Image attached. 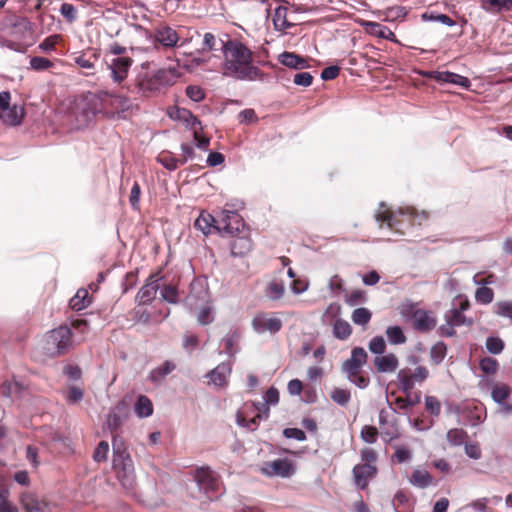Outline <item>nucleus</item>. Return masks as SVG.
Instances as JSON below:
<instances>
[{"instance_id":"nucleus-42","label":"nucleus","mask_w":512,"mask_h":512,"mask_svg":"<svg viewBox=\"0 0 512 512\" xmlns=\"http://www.w3.org/2000/svg\"><path fill=\"white\" fill-rule=\"evenodd\" d=\"M158 161L161 165L169 171L176 170L179 166L185 164V159H177L170 153H162L158 157Z\"/></svg>"},{"instance_id":"nucleus-10","label":"nucleus","mask_w":512,"mask_h":512,"mask_svg":"<svg viewBox=\"0 0 512 512\" xmlns=\"http://www.w3.org/2000/svg\"><path fill=\"white\" fill-rule=\"evenodd\" d=\"M395 410L389 406V410L381 409L379 412V426L381 435L386 442H391L399 437L397 420L393 417Z\"/></svg>"},{"instance_id":"nucleus-63","label":"nucleus","mask_w":512,"mask_h":512,"mask_svg":"<svg viewBox=\"0 0 512 512\" xmlns=\"http://www.w3.org/2000/svg\"><path fill=\"white\" fill-rule=\"evenodd\" d=\"M59 11L61 15L70 23L77 19V9L70 3H63Z\"/></svg>"},{"instance_id":"nucleus-25","label":"nucleus","mask_w":512,"mask_h":512,"mask_svg":"<svg viewBox=\"0 0 512 512\" xmlns=\"http://www.w3.org/2000/svg\"><path fill=\"white\" fill-rule=\"evenodd\" d=\"M468 302L460 303L458 308H452L445 314V320L447 323H451L456 327L468 324H472V320L466 321V317L464 316V311L468 309Z\"/></svg>"},{"instance_id":"nucleus-31","label":"nucleus","mask_w":512,"mask_h":512,"mask_svg":"<svg viewBox=\"0 0 512 512\" xmlns=\"http://www.w3.org/2000/svg\"><path fill=\"white\" fill-rule=\"evenodd\" d=\"M65 400L70 405H75L83 400L84 388L82 383L70 384L65 393Z\"/></svg>"},{"instance_id":"nucleus-35","label":"nucleus","mask_w":512,"mask_h":512,"mask_svg":"<svg viewBox=\"0 0 512 512\" xmlns=\"http://www.w3.org/2000/svg\"><path fill=\"white\" fill-rule=\"evenodd\" d=\"M21 502L26 512H44L46 507L43 501H39L32 494H24L21 498Z\"/></svg>"},{"instance_id":"nucleus-3","label":"nucleus","mask_w":512,"mask_h":512,"mask_svg":"<svg viewBox=\"0 0 512 512\" xmlns=\"http://www.w3.org/2000/svg\"><path fill=\"white\" fill-rule=\"evenodd\" d=\"M367 359L368 354L364 348L354 347L350 357L342 363L341 367L349 382L360 389H366L370 384L369 376L362 369L367 363Z\"/></svg>"},{"instance_id":"nucleus-56","label":"nucleus","mask_w":512,"mask_h":512,"mask_svg":"<svg viewBox=\"0 0 512 512\" xmlns=\"http://www.w3.org/2000/svg\"><path fill=\"white\" fill-rule=\"evenodd\" d=\"M367 301L366 292L363 290H354L346 296V303L349 306H357Z\"/></svg>"},{"instance_id":"nucleus-19","label":"nucleus","mask_w":512,"mask_h":512,"mask_svg":"<svg viewBox=\"0 0 512 512\" xmlns=\"http://www.w3.org/2000/svg\"><path fill=\"white\" fill-rule=\"evenodd\" d=\"M414 328L419 332H428L435 328L437 319L431 311L418 309L413 314Z\"/></svg>"},{"instance_id":"nucleus-57","label":"nucleus","mask_w":512,"mask_h":512,"mask_svg":"<svg viewBox=\"0 0 512 512\" xmlns=\"http://www.w3.org/2000/svg\"><path fill=\"white\" fill-rule=\"evenodd\" d=\"M197 321L201 325H208L214 321V311L211 306H204L197 314Z\"/></svg>"},{"instance_id":"nucleus-5","label":"nucleus","mask_w":512,"mask_h":512,"mask_svg":"<svg viewBox=\"0 0 512 512\" xmlns=\"http://www.w3.org/2000/svg\"><path fill=\"white\" fill-rule=\"evenodd\" d=\"M71 329L64 325L46 333L44 349L51 356H59L68 351L72 344Z\"/></svg>"},{"instance_id":"nucleus-8","label":"nucleus","mask_w":512,"mask_h":512,"mask_svg":"<svg viewBox=\"0 0 512 512\" xmlns=\"http://www.w3.org/2000/svg\"><path fill=\"white\" fill-rule=\"evenodd\" d=\"M218 224L220 231L231 236L244 233L246 230V225L241 215L231 210H222Z\"/></svg>"},{"instance_id":"nucleus-29","label":"nucleus","mask_w":512,"mask_h":512,"mask_svg":"<svg viewBox=\"0 0 512 512\" xmlns=\"http://www.w3.org/2000/svg\"><path fill=\"white\" fill-rule=\"evenodd\" d=\"M91 303L89 293L86 289H79L76 294L70 299L69 306L74 311H81L87 308Z\"/></svg>"},{"instance_id":"nucleus-2","label":"nucleus","mask_w":512,"mask_h":512,"mask_svg":"<svg viewBox=\"0 0 512 512\" xmlns=\"http://www.w3.org/2000/svg\"><path fill=\"white\" fill-rule=\"evenodd\" d=\"M112 466L122 488L128 494L136 492V475L133 460L121 439L113 438Z\"/></svg>"},{"instance_id":"nucleus-24","label":"nucleus","mask_w":512,"mask_h":512,"mask_svg":"<svg viewBox=\"0 0 512 512\" xmlns=\"http://www.w3.org/2000/svg\"><path fill=\"white\" fill-rule=\"evenodd\" d=\"M434 78L437 81L457 85L465 89H468L471 84L467 77L450 71L435 72Z\"/></svg>"},{"instance_id":"nucleus-58","label":"nucleus","mask_w":512,"mask_h":512,"mask_svg":"<svg viewBox=\"0 0 512 512\" xmlns=\"http://www.w3.org/2000/svg\"><path fill=\"white\" fill-rule=\"evenodd\" d=\"M480 369L486 374H495L498 370L499 364L496 359L485 357L480 361Z\"/></svg>"},{"instance_id":"nucleus-61","label":"nucleus","mask_w":512,"mask_h":512,"mask_svg":"<svg viewBox=\"0 0 512 512\" xmlns=\"http://www.w3.org/2000/svg\"><path fill=\"white\" fill-rule=\"evenodd\" d=\"M361 439L369 444H373L377 441L378 431L374 426L366 425L361 430Z\"/></svg>"},{"instance_id":"nucleus-55","label":"nucleus","mask_w":512,"mask_h":512,"mask_svg":"<svg viewBox=\"0 0 512 512\" xmlns=\"http://www.w3.org/2000/svg\"><path fill=\"white\" fill-rule=\"evenodd\" d=\"M161 297L168 303L176 304L179 298L178 290L175 286L166 285L161 290Z\"/></svg>"},{"instance_id":"nucleus-34","label":"nucleus","mask_w":512,"mask_h":512,"mask_svg":"<svg viewBox=\"0 0 512 512\" xmlns=\"http://www.w3.org/2000/svg\"><path fill=\"white\" fill-rule=\"evenodd\" d=\"M176 365L172 361H165L161 366L154 368L150 374L149 378L152 382H159L164 379L168 374L174 371Z\"/></svg>"},{"instance_id":"nucleus-40","label":"nucleus","mask_w":512,"mask_h":512,"mask_svg":"<svg viewBox=\"0 0 512 512\" xmlns=\"http://www.w3.org/2000/svg\"><path fill=\"white\" fill-rule=\"evenodd\" d=\"M352 333L351 325L342 319H337L333 326V335L339 340H346Z\"/></svg>"},{"instance_id":"nucleus-27","label":"nucleus","mask_w":512,"mask_h":512,"mask_svg":"<svg viewBox=\"0 0 512 512\" xmlns=\"http://www.w3.org/2000/svg\"><path fill=\"white\" fill-rule=\"evenodd\" d=\"M24 117V109L13 105L3 111V124L8 126L20 125Z\"/></svg>"},{"instance_id":"nucleus-49","label":"nucleus","mask_w":512,"mask_h":512,"mask_svg":"<svg viewBox=\"0 0 512 512\" xmlns=\"http://www.w3.org/2000/svg\"><path fill=\"white\" fill-rule=\"evenodd\" d=\"M368 348L371 353L380 356L385 353L386 342L382 336H375L369 341Z\"/></svg>"},{"instance_id":"nucleus-50","label":"nucleus","mask_w":512,"mask_h":512,"mask_svg":"<svg viewBox=\"0 0 512 512\" xmlns=\"http://www.w3.org/2000/svg\"><path fill=\"white\" fill-rule=\"evenodd\" d=\"M493 309L496 315L512 319V301H498Z\"/></svg>"},{"instance_id":"nucleus-38","label":"nucleus","mask_w":512,"mask_h":512,"mask_svg":"<svg viewBox=\"0 0 512 512\" xmlns=\"http://www.w3.org/2000/svg\"><path fill=\"white\" fill-rule=\"evenodd\" d=\"M385 334L388 342L392 345H401L407 340L403 329L398 325L387 327Z\"/></svg>"},{"instance_id":"nucleus-1","label":"nucleus","mask_w":512,"mask_h":512,"mask_svg":"<svg viewBox=\"0 0 512 512\" xmlns=\"http://www.w3.org/2000/svg\"><path fill=\"white\" fill-rule=\"evenodd\" d=\"M224 56L223 75L236 80L253 81L260 75L259 68L252 65V53L241 42L219 40Z\"/></svg>"},{"instance_id":"nucleus-43","label":"nucleus","mask_w":512,"mask_h":512,"mask_svg":"<svg viewBox=\"0 0 512 512\" xmlns=\"http://www.w3.org/2000/svg\"><path fill=\"white\" fill-rule=\"evenodd\" d=\"M511 389L506 384H497L492 388L491 397L497 404H503L509 397Z\"/></svg>"},{"instance_id":"nucleus-23","label":"nucleus","mask_w":512,"mask_h":512,"mask_svg":"<svg viewBox=\"0 0 512 512\" xmlns=\"http://www.w3.org/2000/svg\"><path fill=\"white\" fill-rule=\"evenodd\" d=\"M194 227L200 230L204 235H209L212 230L220 231L218 220L213 215L202 211L194 222Z\"/></svg>"},{"instance_id":"nucleus-64","label":"nucleus","mask_w":512,"mask_h":512,"mask_svg":"<svg viewBox=\"0 0 512 512\" xmlns=\"http://www.w3.org/2000/svg\"><path fill=\"white\" fill-rule=\"evenodd\" d=\"M186 95L194 102H200L204 99L205 93L203 89L196 85L186 87Z\"/></svg>"},{"instance_id":"nucleus-18","label":"nucleus","mask_w":512,"mask_h":512,"mask_svg":"<svg viewBox=\"0 0 512 512\" xmlns=\"http://www.w3.org/2000/svg\"><path fill=\"white\" fill-rule=\"evenodd\" d=\"M259 470L267 477H287L288 460L284 458L264 462L260 466Z\"/></svg>"},{"instance_id":"nucleus-17","label":"nucleus","mask_w":512,"mask_h":512,"mask_svg":"<svg viewBox=\"0 0 512 512\" xmlns=\"http://www.w3.org/2000/svg\"><path fill=\"white\" fill-rule=\"evenodd\" d=\"M106 106H108L110 114L107 117L113 118L115 115L120 116L121 113L131 108V101L124 95L112 94L106 91Z\"/></svg>"},{"instance_id":"nucleus-15","label":"nucleus","mask_w":512,"mask_h":512,"mask_svg":"<svg viewBox=\"0 0 512 512\" xmlns=\"http://www.w3.org/2000/svg\"><path fill=\"white\" fill-rule=\"evenodd\" d=\"M132 63L130 57H116L111 60L109 69L114 83L121 84L127 78Z\"/></svg>"},{"instance_id":"nucleus-53","label":"nucleus","mask_w":512,"mask_h":512,"mask_svg":"<svg viewBox=\"0 0 512 512\" xmlns=\"http://www.w3.org/2000/svg\"><path fill=\"white\" fill-rule=\"evenodd\" d=\"M426 411L434 416L438 417L441 413V403L435 396H426L424 399Z\"/></svg>"},{"instance_id":"nucleus-33","label":"nucleus","mask_w":512,"mask_h":512,"mask_svg":"<svg viewBox=\"0 0 512 512\" xmlns=\"http://www.w3.org/2000/svg\"><path fill=\"white\" fill-rule=\"evenodd\" d=\"M240 341V334L237 331L229 332L223 339L224 352L229 356H234L238 352V343Z\"/></svg>"},{"instance_id":"nucleus-39","label":"nucleus","mask_w":512,"mask_h":512,"mask_svg":"<svg viewBox=\"0 0 512 512\" xmlns=\"http://www.w3.org/2000/svg\"><path fill=\"white\" fill-rule=\"evenodd\" d=\"M290 280H292L290 282V290L294 294H301V293L305 292L308 289L309 284H310L307 277H305V276L296 277V274L294 273V271L291 268H290Z\"/></svg>"},{"instance_id":"nucleus-32","label":"nucleus","mask_w":512,"mask_h":512,"mask_svg":"<svg viewBox=\"0 0 512 512\" xmlns=\"http://www.w3.org/2000/svg\"><path fill=\"white\" fill-rule=\"evenodd\" d=\"M170 117L186 123L190 128H194L195 125H200L199 120L185 108H176L175 111L170 113Z\"/></svg>"},{"instance_id":"nucleus-54","label":"nucleus","mask_w":512,"mask_h":512,"mask_svg":"<svg viewBox=\"0 0 512 512\" xmlns=\"http://www.w3.org/2000/svg\"><path fill=\"white\" fill-rule=\"evenodd\" d=\"M53 67V62L47 58L35 56L30 59V68L35 71H45Z\"/></svg>"},{"instance_id":"nucleus-6","label":"nucleus","mask_w":512,"mask_h":512,"mask_svg":"<svg viewBox=\"0 0 512 512\" xmlns=\"http://www.w3.org/2000/svg\"><path fill=\"white\" fill-rule=\"evenodd\" d=\"M106 91L97 93H88L81 103V114L84 122L91 121L97 114L108 115V106H106Z\"/></svg>"},{"instance_id":"nucleus-48","label":"nucleus","mask_w":512,"mask_h":512,"mask_svg":"<svg viewBox=\"0 0 512 512\" xmlns=\"http://www.w3.org/2000/svg\"><path fill=\"white\" fill-rule=\"evenodd\" d=\"M285 292L284 284L277 281H271L266 288V296L272 300L279 299Z\"/></svg>"},{"instance_id":"nucleus-41","label":"nucleus","mask_w":512,"mask_h":512,"mask_svg":"<svg viewBox=\"0 0 512 512\" xmlns=\"http://www.w3.org/2000/svg\"><path fill=\"white\" fill-rule=\"evenodd\" d=\"M372 313L365 307L356 308L351 314V320L354 324L365 327L371 320Z\"/></svg>"},{"instance_id":"nucleus-9","label":"nucleus","mask_w":512,"mask_h":512,"mask_svg":"<svg viewBox=\"0 0 512 512\" xmlns=\"http://www.w3.org/2000/svg\"><path fill=\"white\" fill-rule=\"evenodd\" d=\"M429 376V371L425 366H418L413 373L409 370L401 369L397 373V379L400 384L401 390L408 394L414 388L416 383L424 382Z\"/></svg>"},{"instance_id":"nucleus-59","label":"nucleus","mask_w":512,"mask_h":512,"mask_svg":"<svg viewBox=\"0 0 512 512\" xmlns=\"http://www.w3.org/2000/svg\"><path fill=\"white\" fill-rule=\"evenodd\" d=\"M412 458V452L406 446H396L395 453L392 457L397 463H404Z\"/></svg>"},{"instance_id":"nucleus-52","label":"nucleus","mask_w":512,"mask_h":512,"mask_svg":"<svg viewBox=\"0 0 512 512\" xmlns=\"http://www.w3.org/2000/svg\"><path fill=\"white\" fill-rule=\"evenodd\" d=\"M504 347V341L499 337L490 336L486 339V349L491 354H500Z\"/></svg>"},{"instance_id":"nucleus-51","label":"nucleus","mask_w":512,"mask_h":512,"mask_svg":"<svg viewBox=\"0 0 512 512\" xmlns=\"http://www.w3.org/2000/svg\"><path fill=\"white\" fill-rule=\"evenodd\" d=\"M494 292L491 288L483 286L476 290L475 299L478 303L487 305L493 301Z\"/></svg>"},{"instance_id":"nucleus-12","label":"nucleus","mask_w":512,"mask_h":512,"mask_svg":"<svg viewBox=\"0 0 512 512\" xmlns=\"http://www.w3.org/2000/svg\"><path fill=\"white\" fill-rule=\"evenodd\" d=\"M153 38L154 41L160 44L164 49L175 48L180 41L177 31L168 25L155 28Z\"/></svg>"},{"instance_id":"nucleus-30","label":"nucleus","mask_w":512,"mask_h":512,"mask_svg":"<svg viewBox=\"0 0 512 512\" xmlns=\"http://www.w3.org/2000/svg\"><path fill=\"white\" fill-rule=\"evenodd\" d=\"M364 25L370 34L382 39L394 41L395 34L388 27L377 22H366Z\"/></svg>"},{"instance_id":"nucleus-4","label":"nucleus","mask_w":512,"mask_h":512,"mask_svg":"<svg viewBox=\"0 0 512 512\" xmlns=\"http://www.w3.org/2000/svg\"><path fill=\"white\" fill-rule=\"evenodd\" d=\"M279 402V392L276 388L270 387L263 396V402L253 403V412L255 416L247 418L244 412L237 413V424L254 431L259 422L269 417V406L276 405Z\"/></svg>"},{"instance_id":"nucleus-11","label":"nucleus","mask_w":512,"mask_h":512,"mask_svg":"<svg viewBox=\"0 0 512 512\" xmlns=\"http://www.w3.org/2000/svg\"><path fill=\"white\" fill-rule=\"evenodd\" d=\"M352 474L356 487L364 490L368 487L369 482L376 477L377 468L369 463L357 464L353 467Z\"/></svg>"},{"instance_id":"nucleus-60","label":"nucleus","mask_w":512,"mask_h":512,"mask_svg":"<svg viewBox=\"0 0 512 512\" xmlns=\"http://www.w3.org/2000/svg\"><path fill=\"white\" fill-rule=\"evenodd\" d=\"M109 452V444L106 441H101L97 445L94 453H93V459L95 462H102L107 460V455Z\"/></svg>"},{"instance_id":"nucleus-16","label":"nucleus","mask_w":512,"mask_h":512,"mask_svg":"<svg viewBox=\"0 0 512 512\" xmlns=\"http://www.w3.org/2000/svg\"><path fill=\"white\" fill-rule=\"evenodd\" d=\"M231 372V364L229 362H222L210 370L205 377L209 379V383L213 386L222 388L227 386Z\"/></svg>"},{"instance_id":"nucleus-45","label":"nucleus","mask_w":512,"mask_h":512,"mask_svg":"<svg viewBox=\"0 0 512 512\" xmlns=\"http://www.w3.org/2000/svg\"><path fill=\"white\" fill-rule=\"evenodd\" d=\"M330 397L333 402L344 407L349 403L351 399V393L347 389L334 388L330 393Z\"/></svg>"},{"instance_id":"nucleus-13","label":"nucleus","mask_w":512,"mask_h":512,"mask_svg":"<svg viewBox=\"0 0 512 512\" xmlns=\"http://www.w3.org/2000/svg\"><path fill=\"white\" fill-rule=\"evenodd\" d=\"M252 327L256 333L269 332L274 334L282 327V322L277 317H268L265 313H258L252 320Z\"/></svg>"},{"instance_id":"nucleus-14","label":"nucleus","mask_w":512,"mask_h":512,"mask_svg":"<svg viewBox=\"0 0 512 512\" xmlns=\"http://www.w3.org/2000/svg\"><path fill=\"white\" fill-rule=\"evenodd\" d=\"M161 279L162 277H159L158 274L151 275L147 279L145 285L141 287L136 296L139 305H148L155 299L160 288L159 281Z\"/></svg>"},{"instance_id":"nucleus-7","label":"nucleus","mask_w":512,"mask_h":512,"mask_svg":"<svg viewBox=\"0 0 512 512\" xmlns=\"http://www.w3.org/2000/svg\"><path fill=\"white\" fill-rule=\"evenodd\" d=\"M194 480L199 491L203 492L208 499L217 498L220 492L221 482L219 477L210 467H200L194 472Z\"/></svg>"},{"instance_id":"nucleus-47","label":"nucleus","mask_w":512,"mask_h":512,"mask_svg":"<svg viewBox=\"0 0 512 512\" xmlns=\"http://www.w3.org/2000/svg\"><path fill=\"white\" fill-rule=\"evenodd\" d=\"M422 18L424 20H429V21H433V22H440L443 25H446L449 27L454 26L456 24V22L452 18H450L448 15L437 13V12L424 13L422 15Z\"/></svg>"},{"instance_id":"nucleus-21","label":"nucleus","mask_w":512,"mask_h":512,"mask_svg":"<svg viewBox=\"0 0 512 512\" xmlns=\"http://www.w3.org/2000/svg\"><path fill=\"white\" fill-rule=\"evenodd\" d=\"M373 363L379 373H394L399 367V360L394 353L376 356Z\"/></svg>"},{"instance_id":"nucleus-26","label":"nucleus","mask_w":512,"mask_h":512,"mask_svg":"<svg viewBox=\"0 0 512 512\" xmlns=\"http://www.w3.org/2000/svg\"><path fill=\"white\" fill-rule=\"evenodd\" d=\"M153 74L161 88L173 85L180 76L178 69L175 67L159 69Z\"/></svg>"},{"instance_id":"nucleus-62","label":"nucleus","mask_w":512,"mask_h":512,"mask_svg":"<svg viewBox=\"0 0 512 512\" xmlns=\"http://www.w3.org/2000/svg\"><path fill=\"white\" fill-rule=\"evenodd\" d=\"M63 374L68 377L69 380L74 381L76 383H82L80 380L82 378V371L77 365H67L64 368Z\"/></svg>"},{"instance_id":"nucleus-28","label":"nucleus","mask_w":512,"mask_h":512,"mask_svg":"<svg viewBox=\"0 0 512 512\" xmlns=\"http://www.w3.org/2000/svg\"><path fill=\"white\" fill-rule=\"evenodd\" d=\"M275 30L281 32L283 35L287 34L288 30V8L285 6H278L275 9L272 17Z\"/></svg>"},{"instance_id":"nucleus-44","label":"nucleus","mask_w":512,"mask_h":512,"mask_svg":"<svg viewBox=\"0 0 512 512\" xmlns=\"http://www.w3.org/2000/svg\"><path fill=\"white\" fill-rule=\"evenodd\" d=\"M468 434L463 429L454 428L447 432V440L452 446H460L465 443Z\"/></svg>"},{"instance_id":"nucleus-36","label":"nucleus","mask_w":512,"mask_h":512,"mask_svg":"<svg viewBox=\"0 0 512 512\" xmlns=\"http://www.w3.org/2000/svg\"><path fill=\"white\" fill-rule=\"evenodd\" d=\"M432 476L425 470L416 469L410 477V483L418 488H426L432 483Z\"/></svg>"},{"instance_id":"nucleus-22","label":"nucleus","mask_w":512,"mask_h":512,"mask_svg":"<svg viewBox=\"0 0 512 512\" xmlns=\"http://www.w3.org/2000/svg\"><path fill=\"white\" fill-rule=\"evenodd\" d=\"M238 235L233 236L234 238L230 243L231 255L234 257H242L250 252L252 248V241L247 233L244 232Z\"/></svg>"},{"instance_id":"nucleus-20","label":"nucleus","mask_w":512,"mask_h":512,"mask_svg":"<svg viewBox=\"0 0 512 512\" xmlns=\"http://www.w3.org/2000/svg\"><path fill=\"white\" fill-rule=\"evenodd\" d=\"M135 87L142 95H148L161 89L154 74L149 73H139L135 80Z\"/></svg>"},{"instance_id":"nucleus-46","label":"nucleus","mask_w":512,"mask_h":512,"mask_svg":"<svg viewBox=\"0 0 512 512\" xmlns=\"http://www.w3.org/2000/svg\"><path fill=\"white\" fill-rule=\"evenodd\" d=\"M447 352V347L444 342H437L435 345H433L430 349V358L432 362L436 365L440 364Z\"/></svg>"},{"instance_id":"nucleus-37","label":"nucleus","mask_w":512,"mask_h":512,"mask_svg":"<svg viewBox=\"0 0 512 512\" xmlns=\"http://www.w3.org/2000/svg\"><path fill=\"white\" fill-rule=\"evenodd\" d=\"M135 413L141 418H146L152 415L153 405L151 400L147 396H139L135 403Z\"/></svg>"}]
</instances>
